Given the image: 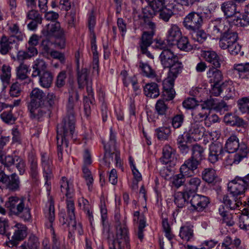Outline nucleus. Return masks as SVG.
Segmentation results:
<instances>
[{
    "mask_svg": "<svg viewBox=\"0 0 249 249\" xmlns=\"http://www.w3.org/2000/svg\"><path fill=\"white\" fill-rule=\"evenodd\" d=\"M32 67L33 71L32 76L36 77L40 75L41 72L47 71V64L44 60L37 58L34 61Z\"/></svg>",
    "mask_w": 249,
    "mask_h": 249,
    "instance_id": "35",
    "label": "nucleus"
},
{
    "mask_svg": "<svg viewBox=\"0 0 249 249\" xmlns=\"http://www.w3.org/2000/svg\"><path fill=\"white\" fill-rule=\"evenodd\" d=\"M140 68L142 70L143 74L147 77L153 78L156 77L155 71L147 63L140 62Z\"/></svg>",
    "mask_w": 249,
    "mask_h": 249,
    "instance_id": "58",
    "label": "nucleus"
},
{
    "mask_svg": "<svg viewBox=\"0 0 249 249\" xmlns=\"http://www.w3.org/2000/svg\"><path fill=\"white\" fill-rule=\"evenodd\" d=\"M237 34L230 29L229 31L223 34L219 37V45L223 50L227 49L231 44L237 41Z\"/></svg>",
    "mask_w": 249,
    "mask_h": 249,
    "instance_id": "20",
    "label": "nucleus"
},
{
    "mask_svg": "<svg viewBox=\"0 0 249 249\" xmlns=\"http://www.w3.org/2000/svg\"><path fill=\"white\" fill-rule=\"evenodd\" d=\"M41 166L43 170V177L45 179V186L46 189L49 191L51 189L50 180L53 177V166L52 158L47 153L41 154Z\"/></svg>",
    "mask_w": 249,
    "mask_h": 249,
    "instance_id": "9",
    "label": "nucleus"
},
{
    "mask_svg": "<svg viewBox=\"0 0 249 249\" xmlns=\"http://www.w3.org/2000/svg\"><path fill=\"white\" fill-rule=\"evenodd\" d=\"M248 206L247 208H249V200L248 201V203L245 202ZM239 227L245 231H249V211H245L239 217Z\"/></svg>",
    "mask_w": 249,
    "mask_h": 249,
    "instance_id": "43",
    "label": "nucleus"
},
{
    "mask_svg": "<svg viewBox=\"0 0 249 249\" xmlns=\"http://www.w3.org/2000/svg\"><path fill=\"white\" fill-rule=\"evenodd\" d=\"M178 74L175 75H170L168 73V77L164 79L162 82L163 95L166 98V100L169 101L172 100L175 95V91L173 89L175 79L177 77Z\"/></svg>",
    "mask_w": 249,
    "mask_h": 249,
    "instance_id": "17",
    "label": "nucleus"
},
{
    "mask_svg": "<svg viewBox=\"0 0 249 249\" xmlns=\"http://www.w3.org/2000/svg\"><path fill=\"white\" fill-rule=\"evenodd\" d=\"M208 160L212 163H215L222 159L225 151L223 145L219 142L212 143L209 145Z\"/></svg>",
    "mask_w": 249,
    "mask_h": 249,
    "instance_id": "14",
    "label": "nucleus"
},
{
    "mask_svg": "<svg viewBox=\"0 0 249 249\" xmlns=\"http://www.w3.org/2000/svg\"><path fill=\"white\" fill-rule=\"evenodd\" d=\"M241 197L233 195H224L223 197V203L227 208L234 210L238 208L241 205Z\"/></svg>",
    "mask_w": 249,
    "mask_h": 249,
    "instance_id": "26",
    "label": "nucleus"
},
{
    "mask_svg": "<svg viewBox=\"0 0 249 249\" xmlns=\"http://www.w3.org/2000/svg\"><path fill=\"white\" fill-rule=\"evenodd\" d=\"M249 16L245 13L241 15L239 13L237 16H234L233 19V23L238 26H247L249 25Z\"/></svg>",
    "mask_w": 249,
    "mask_h": 249,
    "instance_id": "54",
    "label": "nucleus"
},
{
    "mask_svg": "<svg viewBox=\"0 0 249 249\" xmlns=\"http://www.w3.org/2000/svg\"><path fill=\"white\" fill-rule=\"evenodd\" d=\"M9 30L11 35L10 37H13L14 39L15 40L17 39L18 41H21L23 40L25 36L19 31L18 27L16 24H13L9 26Z\"/></svg>",
    "mask_w": 249,
    "mask_h": 249,
    "instance_id": "57",
    "label": "nucleus"
},
{
    "mask_svg": "<svg viewBox=\"0 0 249 249\" xmlns=\"http://www.w3.org/2000/svg\"><path fill=\"white\" fill-rule=\"evenodd\" d=\"M29 65L21 62L16 68V73L18 78L21 80H25L26 83L31 82V79L27 76V73L30 71Z\"/></svg>",
    "mask_w": 249,
    "mask_h": 249,
    "instance_id": "31",
    "label": "nucleus"
},
{
    "mask_svg": "<svg viewBox=\"0 0 249 249\" xmlns=\"http://www.w3.org/2000/svg\"><path fill=\"white\" fill-rule=\"evenodd\" d=\"M201 183V180L199 178L193 177L190 178L186 183L187 189L190 192H195L198 190V187Z\"/></svg>",
    "mask_w": 249,
    "mask_h": 249,
    "instance_id": "51",
    "label": "nucleus"
},
{
    "mask_svg": "<svg viewBox=\"0 0 249 249\" xmlns=\"http://www.w3.org/2000/svg\"><path fill=\"white\" fill-rule=\"evenodd\" d=\"M43 35L46 37L54 36L61 38L64 35V31L60 27L58 22H51L42 31Z\"/></svg>",
    "mask_w": 249,
    "mask_h": 249,
    "instance_id": "16",
    "label": "nucleus"
},
{
    "mask_svg": "<svg viewBox=\"0 0 249 249\" xmlns=\"http://www.w3.org/2000/svg\"><path fill=\"white\" fill-rule=\"evenodd\" d=\"M191 157L201 162L205 158L204 148L198 144L193 145Z\"/></svg>",
    "mask_w": 249,
    "mask_h": 249,
    "instance_id": "47",
    "label": "nucleus"
},
{
    "mask_svg": "<svg viewBox=\"0 0 249 249\" xmlns=\"http://www.w3.org/2000/svg\"><path fill=\"white\" fill-rule=\"evenodd\" d=\"M156 112L159 115H165L167 112L168 107L163 100H158L155 105Z\"/></svg>",
    "mask_w": 249,
    "mask_h": 249,
    "instance_id": "59",
    "label": "nucleus"
},
{
    "mask_svg": "<svg viewBox=\"0 0 249 249\" xmlns=\"http://www.w3.org/2000/svg\"><path fill=\"white\" fill-rule=\"evenodd\" d=\"M146 28L149 30L143 32L139 42V47L143 50L152 44L153 37L155 32L156 25L154 22L149 21L146 23Z\"/></svg>",
    "mask_w": 249,
    "mask_h": 249,
    "instance_id": "13",
    "label": "nucleus"
},
{
    "mask_svg": "<svg viewBox=\"0 0 249 249\" xmlns=\"http://www.w3.org/2000/svg\"><path fill=\"white\" fill-rule=\"evenodd\" d=\"M177 158L176 151L168 145H165L162 149V157L160 158L161 161L164 164L171 163L175 165Z\"/></svg>",
    "mask_w": 249,
    "mask_h": 249,
    "instance_id": "23",
    "label": "nucleus"
},
{
    "mask_svg": "<svg viewBox=\"0 0 249 249\" xmlns=\"http://www.w3.org/2000/svg\"><path fill=\"white\" fill-rule=\"evenodd\" d=\"M49 37H46L45 39L42 40L41 47L43 51L44 55L49 58V54L51 51V46L52 42L49 39Z\"/></svg>",
    "mask_w": 249,
    "mask_h": 249,
    "instance_id": "63",
    "label": "nucleus"
},
{
    "mask_svg": "<svg viewBox=\"0 0 249 249\" xmlns=\"http://www.w3.org/2000/svg\"><path fill=\"white\" fill-rule=\"evenodd\" d=\"M30 161V175L31 178L36 181L38 177V171L37 160L34 157H32Z\"/></svg>",
    "mask_w": 249,
    "mask_h": 249,
    "instance_id": "55",
    "label": "nucleus"
},
{
    "mask_svg": "<svg viewBox=\"0 0 249 249\" xmlns=\"http://www.w3.org/2000/svg\"><path fill=\"white\" fill-rule=\"evenodd\" d=\"M181 36V32L177 24H172L167 31L166 38L169 44L175 45Z\"/></svg>",
    "mask_w": 249,
    "mask_h": 249,
    "instance_id": "25",
    "label": "nucleus"
},
{
    "mask_svg": "<svg viewBox=\"0 0 249 249\" xmlns=\"http://www.w3.org/2000/svg\"><path fill=\"white\" fill-rule=\"evenodd\" d=\"M192 38L199 43H202L207 38V34L202 30L197 29L190 32Z\"/></svg>",
    "mask_w": 249,
    "mask_h": 249,
    "instance_id": "56",
    "label": "nucleus"
},
{
    "mask_svg": "<svg viewBox=\"0 0 249 249\" xmlns=\"http://www.w3.org/2000/svg\"><path fill=\"white\" fill-rule=\"evenodd\" d=\"M207 75L210 78L211 83L213 84H220L222 80L221 71L215 68H211L207 72Z\"/></svg>",
    "mask_w": 249,
    "mask_h": 249,
    "instance_id": "46",
    "label": "nucleus"
},
{
    "mask_svg": "<svg viewBox=\"0 0 249 249\" xmlns=\"http://www.w3.org/2000/svg\"><path fill=\"white\" fill-rule=\"evenodd\" d=\"M14 233L12 239L7 242V245L9 247L17 246L19 241L23 240L27 235V228L22 223H17L12 227Z\"/></svg>",
    "mask_w": 249,
    "mask_h": 249,
    "instance_id": "12",
    "label": "nucleus"
},
{
    "mask_svg": "<svg viewBox=\"0 0 249 249\" xmlns=\"http://www.w3.org/2000/svg\"><path fill=\"white\" fill-rule=\"evenodd\" d=\"M5 187L11 191L16 192L19 190L20 179L16 173H13L9 176Z\"/></svg>",
    "mask_w": 249,
    "mask_h": 249,
    "instance_id": "36",
    "label": "nucleus"
},
{
    "mask_svg": "<svg viewBox=\"0 0 249 249\" xmlns=\"http://www.w3.org/2000/svg\"><path fill=\"white\" fill-rule=\"evenodd\" d=\"M200 163L199 161L191 157L180 166V172L186 175V177H191L195 174V171Z\"/></svg>",
    "mask_w": 249,
    "mask_h": 249,
    "instance_id": "19",
    "label": "nucleus"
},
{
    "mask_svg": "<svg viewBox=\"0 0 249 249\" xmlns=\"http://www.w3.org/2000/svg\"><path fill=\"white\" fill-rule=\"evenodd\" d=\"M225 133V135L228 136V138L226 142L225 148L228 152L234 153L240 148L241 143H239V140L234 133L229 132L228 128L226 129Z\"/></svg>",
    "mask_w": 249,
    "mask_h": 249,
    "instance_id": "18",
    "label": "nucleus"
},
{
    "mask_svg": "<svg viewBox=\"0 0 249 249\" xmlns=\"http://www.w3.org/2000/svg\"><path fill=\"white\" fill-rule=\"evenodd\" d=\"M109 249H130L128 230L125 223L117 222L116 236Z\"/></svg>",
    "mask_w": 249,
    "mask_h": 249,
    "instance_id": "7",
    "label": "nucleus"
},
{
    "mask_svg": "<svg viewBox=\"0 0 249 249\" xmlns=\"http://www.w3.org/2000/svg\"><path fill=\"white\" fill-rule=\"evenodd\" d=\"M160 59L164 68H169L170 75L178 74L181 71L182 65L178 61L177 55L171 50L162 51L160 55Z\"/></svg>",
    "mask_w": 249,
    "mask_h": 249,
    "instance_id": "5",
    "label": "nucleus"
},
{
    "mask_svg": "<svg viewBox=\"0 0 249 249\" xmlns=\"http://www.w3.org/2000/svg\"><path fill=\"white\" fill-rule=\"evenodd\" d=\"M202 179L208 183H213L216 178V172L212 168H207L202 172Z\"/></svg>",
    "mask_w": 249,
    "mask_h": 249,
    "instance_id": "50",
    "label": "nucleus"
},
{
    "mask_svg": "<svg viewBox=\"0 0 249 249\" xmlns=\"http://www.w3.org/2000/svg\"><path fill=\"white\" fill-rule=\"evenodd\" d=\"M240 241L239 239L234 240L232 241L231 238L227 236L224 240L221 245H218L217 246V249H235L239 245Z\"/></svg>",
    "mask_w": 249,
    "mask_h": 249,
    "instance_id": "45",
    "label": "nucleus"
},
{
    "mask_svg": "<svg viewBox=\"0 0 249 249\" xmlns=\"http://www.w3.org/2000/svg\"><path fill=\"white\" fill-rule=\"evenodd\" d=\"M30 101L27 105H46V94L38 88L34 89L30 94Z\"/></svg>",
    "mask_w": 249,
    "mask_h": 249,
    "instance_id": "22",
    "label": "nucleus"
},
{
    "mask_svg": "<svg viewBox=\"0 0 249 249\" xmlns=\"http://www.w3.org/2000/svg\"><path fill=\"white\" fill-rule=\"evenodd\" d=\"M219 213L223 218V223H226L229 226H232L234 225V222L232 215L225 210L223 205H221L219 208Z\"/></svg>",
    "mask_w": 249,
    "mask_h": 249,
    "instance_id": "49",
    "label": "nucleus"
},
{
    "mask_svg": "<svg viewBox=\"0 0 249 249\" xmlns=\"http://www.w3.org/2000/svg\"><path fill=\"white\" fill-rule=\"evenodd\" d=\"M38 238L35 235H30L27 241H25L20 246V249H39Z\"/></svg>",
    "mask_w": 249,
    "mask_h": 249,
    "instance_id": "39",
    "label": "nucleus"
},
{
    "mask_svg": "<svg viewBox=\"0 0 249 249\" xmlns=\"http://www.w3.org/2000/svg\"><path fill=\"white\" fill-rule=\"evenodd\" d=\"M238 106L242 113L249 112V98L243 97L239 99L238 101Z\"/></svg>",
    "mask_w": 249,
    "mask_h": 249,
    "instance_id": "64",
    "label": "nucleus"
},
{
    "mask_svg": "<svg viewBox=\"0 0 249 249\" xmlns=\"http://www.w3.org/2000/svg\"><path fill=\"white\" fill-rule=\"evenodd\" d=\"M38 76H39V83L42 87L49 88L51 87L53 80V75L50 71H44Z\"/></svg>",
    "mask_w": 249,
    "mask_h": 249,
    "instance_id": "41",
    "label": "nucleus"
},
{
    "mask_svg": "<svg viewBox=\"0 0 249 249\" xmlns=\"http://www.w3.org/2000/svg\"><path fill=\"white\" fill-rule=\"evenodd\" d=\"M13 48L18 50V44L17 41L13 37L3 36L0 40V53L3 55L6 54Z\"/></svg>",
    "mask_w": 249,
    "mask_h": 249,
    "instance_id": "21",
    "label": "nucleus"
},
{
    "mask_svg": "<svg viewBox=\"0 0 249 249\" xmlns=\"http://www.w3.org/2000/svg\"><path fill=\"white\" fill-rule=\"evenodd\" d=\"M175 44H177L178 49L180 50L188 52L192 50L193 47L189 43L188 38L186 36H182L179 37L178 40L176 42Z\"/></svg>",
    "mask_w": 249,
    "mask_h": 249,
    "instance_id": "53",
    "label": "nucleus"
},
{
    "mask_svg": "<svg viewBox=\"0 0 249 249\" xmlns=\"http://www.w3.org/2000/svg\"><path fill=\"white\" fill-rule=\"evenodd\" d=\"M144 93L147 96L152 98H156L160 95V91L158 85L155 83H148L144 87Z\"/></svg>",
    "mask_w": 249,
    "mask_h": 249,
    "instance_id": "38",
    "label": "nucleus"
},
{
    "mask_svg": "<svg viewBox=\"0 0 249 249\" xmlns=\"http://www.w3.org/2000/svg\"><path fill=\"white\" fill-rule=\"evenodd\" d=\"M185 177H186V175L180 172V174L173 176L171 178V182L173 185L177 188H179L185 182Z\"/></svg>",
    "mask_w": 249,
    "mask_h": 249,
    "instance_id": "60",
    "label": "nucleus"
},
{
    "mask_svg": "<svg viewBox=\"0 0 249 249\" xmlns=\"http://www.w3.org/2000/svg\"><path fill=\"white\" fill-rule=\"evenodd\" d=\"M203 22L201 14L196 12H191L188 14L184 18L183 25L190 32L200 29Z\"/></svg>",
    "mask_w": 249,
    "mask_h": 249,
    "instance_id": "11",
    "label": "nucleus"
},
{
    "mask_svg": "<svg viewBox=\"0 0 249 249\" xmlns=\"http://www.w3.org/2000/svg\"><path fill=\"white\" fill-rule=\"evenodd\" d=\"M77 82L80 89H83L88 82H91L88 77V70L86 68L78 70L77 72Z\"/></svg>",
    "mask_w": 249,
    "mask_h": 249,
    "instance_id": "44",
    "label": "nucleus"
},
{
    "mask_svg": "<svg viewBox=\"0 0 249 249\" xmlns=\"http://www.w3.org/2000/svg\"><path fill=\"white\" fill-rule=\"evenodd\" d=\"M105 155L101 163L107 167H109L110 162L113 161V155L117 166L121 165L120 152L117 151L116 147V135L112 128L110 129L109 140L107 143L104 145Z\"/></svg>",
    "mask_w": 249,
    "mask_h": 249,
    "instance_id": "6",
    "label": "nucleus"
},
{
    "mask_svg": "<svg viewBox=\"0 0 249 249\" xmlns=\"http://www.w3.org/2000/svg\"><path fill=\"white\" fill-rule=\"evenodd\" d=\"M190 202L192 207V210L202 212L207 207L209 203V199L208 197L204 196L191 194Z\"/></svg>",
    "mask_w": 249,
    "mask_h": 249,
    "instance_id": "15",
    "label": "nucleus"
},
{
    "mask_svg": "<svg viewBox=\"0 0 249 249\" xmlns=\"http://www.w3.org/2000/svg\"><path fill=\"white\" fill-rule=\"evenodd\" d=\"M68 103L67 106V114L60 124L57 126L56 139L60 140L61 144L68 146L69 141L72 139L75 130V118L74 108L79 106L78 91L73 88L69 90Z\"/></svg>",
    "mask_w": 249,
    "mask_h": 249,
    "instance_id": "1",
    "label": "nucleus"
},
{
    "mask_svg": "<svg viewBox=\"0 0 249 249\" xmlns=\"http://www.w3.org/2000/svg\"><path fill=\"white\" fill-rule=\"evenodd\" d=\"M174 5L171 3L160 10V18L165 22L169 21L170 18L174 15Z\"/></svg>",
    "mask_w": 249,
    "mask_h": 249,
    "instance_id": "48",
    "label": "nucleus"
},
{
    "mask_svg": "<svg viewBox=\"0 0 249 249\" xmlns=\"http://www.w3.org/2000/svg\"><path fill=\"white\" fill-rule=\"evenodd\" d=\"M209 107L203 105H198L192 112L194 121L199 122L205 120L208 117Z\"/></svg>",
    "mask_w": 249,
    "mask_h": 249,
    "instance_id": "29",
    "label": "nucleus"
},
{
    "mask_svg": "<svg viewBox=\"0 0 249 249\" xmlns=\"http://www.w3.org/2000/svg\"><path fill=\"white\" fill-rule=\"evenodd\" d=\"M230 195L241 197L249 188V174L244 178L237 177L228 185Z\"/></svg>",
    "mask_w": 249,
    "mask_h": 249,
    "instance_id": "8",
    "label": "nucleus"
},
{
    "mask_svg": "<svg viewBox=\"0 0 249 249\" xmlns=\"http://www.w3.org/2000/svg\"><path fill=\"white\" fill-rule=\"evenodd\" d=\"M44 214L46 218L48 220L46 223V226L51 230L52 236V249H65V246L63 241L60 240L55 234L53 228V224L55 219V209L54 201L52 197H50L46 204L44 209Z\"/></svg>",
    "mask_w": 249,
    "mask_h": 249,
    "instance_id": "4",
    "label": "nucleus"
},
{
    "mask_svg": "<svg viewBox=\"0 0 249 249\" xmlns=\"http://www.w3.org/2000/svg\"><path fill=\"white\" fill-rule=\"evenodd\" d=\"M236 152L233 159L232 163L238 164L243 159L247 157L248 153L247 146L244 143L241 142L240 148Z\"/></svg>",
    "mask_w": 249,
    "mask_h": 249,
    "instance_id": "40",
    "label": "nucleus"
},
{
    "mask_svg": "<svg viewBox=\"0 0 249 249\" xmlns=\"http://www.w3.org/2000/svg\"><path fill=\"white\" fill-rule=\"evenodd\" d=\"M155 134L159 140L165 141L168 139L170 135L171 129L169 127H160L155 130Z\"/></svg>",
    "mask_w": 249,
    "mask_h": 249,
    "instance_id": "52",
    "label": "nucleus"
},
{
    "mask_svg": "<svg viewBox=\"0 0 249 249\" xmlns=\"http://www.w3.org/2000/svg\"><path fill=\"white\" fill-rule=\"evenodd\" d=\"M221 10L227 18H234V16H237L239 12L237 10L236 4L231 2L223 3L221 5Z\"/></svg>",
    "mask_w": 249,
    "mask_h": 249,
    "instance_id": "32",
    "label": "nucleus"
},
{
    "mask_svg": "<svg viewBox=\"0 0 249 249\" xmlns=\"http://www.w3.org/2000/svg\"><path fill=\"white\" fill-rule=\"evenodd\" d=\"M205 60L211 63L213 68H219L221 65L219 56L214 51H205L203 53Z\"/></svg>",
    "mask_w": 249,
    "mask_h": 249,
    "instance_id": "33",
    "label": "nucleus"
},
{
    "mask_svg": "<svg viewBox=\"0 0 249 249\" xmlns=\"http://www.w3.org/2000/svg\"><path fill=\"white\" fill-rule=\"evenodd\" d=\"M150 7L155 12L160 11L171 4L173 0H145Z\"/></svg>",
    "mask_w": 249,
    "mask_h": 249,
    "instance_id": "37",
    "label": "nucleus"
},
{
    "mask_svg": "<svg viewBox=\"0 0 249 249\" xmlns=\"http://www.w3.org/2000/svg\"><path fill=\"white\" fill-rule=\"evenodd\" d=\"M191 193L188 192H178L175 194L174 202L178 208H182L188 203L191 198Z\"/></svg>",
    "mask_w": 249,
    "mask_h": 249,
    "instance_id": "30",
    "label": "nucleus"
},
{
    "mask_svg": "<svg viewBox=\"0 0 249 249\" xmlns=\"http://www.w3.org/2000/svg\"><path fill=\"white\" fill-rule=\"evenodd\" d=\"M61 192L66 197V209L68 217L65 218L64 214H61L60 221L62 224H68L73 230L77 231L79 234H82L81 225L76 224L75 216V206L73 197L74 189L72 181L65 177H62L59 182Z\"/></svg>",
    "mask_w": 249,
    "mask_h": 249,
    "instance_id": "2",
    "label": "nucleus"
},
{
    "mask_svg": "<svg viewBox=\"0 0 249 249\" xmlns=\"http://www.w3.org/2000/svg\"><path fill=\"white\" fill-rule=\"evenodd\" d=\"M205 128L199 122L193 121L188 129V134L191 135L195 140H199L203 137Z\"/></svg>",
    "mask_w": 249,
    "mask_h": 249,
    "instance_id": "28",
    "label": "nucleus"
},
{
    "mask_svg": "<svg viewBox=\"0 0 249 249\" xmlns=\"http://www.w3.org/2000/svg\"><path fill=\"white\" fill-rule=\"evenodd\" d=\"M78 204L81 209H82L86 213L87 216L88 217L89 220L92 224L93 220V216L92 214V211H91V207L89 204L88 200L82 197L78 200Z\"/></svg>",
    "mask_w": 249,
    "mask_h": 249,
    "instance_id": "42",
    "label": "nucleus"
},
{
    "mask_svg": "<svg viewBox=\"0 0 249 249\" xmlns=\"http://www.w3.org/2000/svg\"><path fill=\"white\" fill-rule=\"evenodd\" d=\"M231 29L230 22L221 18L211 20L209 24V29L212 36L218 37L229 31Z\"/></svg>",
    "mask_w": 249,
    "mask_h": 249,
    "instance_id": "10",
    "label": "nucleus"
},
{
    "mask_svg": "<svg viewBox=\"0 0 249 249\" xmlns=\"http://www.w3.org/2000/svg\"><path fill=\"white\" fill-rule=\"evenodd\" d=\"M22 92V86L18 82H15L12 84L9 90L11 96L14 97H19Z\"/></svg>",
    "mask_w": 249,
    "mask_h": 249,
    "instance_id": "62",
    "label": "nucleus"
},
{
    "mask_svg": "<svg viewBox=\"0 0 249 249\" xmlns=\"http://www.w3.org/2000/svg\"><path fill=\"white\" fill-rule=\"evenodd\" d=\"M206 105L209 108L213 109L216 112H219L220 114L228 111L231 107V106L228 105L224 101L216 102L213 99L208 100L206 102Z\"/></svg>",
    "mask_w": 249,
    "mask_h": 249,
    "instance_id": "27",
    "label": "nucleus"
},
{
    "mask_svg": "<svg viewBox=\"0 0 249 249\" xmlns=\"http://www.w3.org/2000/svg\"><path fill=\"white\" fill-rule=\"evenodd\" d=\"M11 68L9 66L4 65L2 67V73L0 78L3 84H8L11 77Z\"/></svg>",
    "mask_w": 249,
    "mask_h": 249,
    "instance_id": "61",
    "label": "nucleus"
},
{
    "mask_svg": "<svg viewBox=\"0 0 249 249\" xmlns=\"http://www.w3.org/2000/svg\"><path fill=\"white\" fill-rule=\"evenodd\" d=\"M5 206L11 214L20 218L24 221L31 220V204L29 198L24 196H11L5 202Z\"/></svg>",
    "mask_w": 249,
    "mask_h": 249,
    "instance_id": "3",
    "label": "nucleus"
},
{
    "mask_svg": "<svg viewBox=\"0 0 249 249\" xmlns=\"http://www.w3.org/2000/svg\"><path fill=\"white\" fill-rule=\"evenodd\" d=\"M179 236L183 240L189 242L194 240L193 226L185 225L180 228Z\"/></svg>",
    "mask_w": 249,
    "mask_h": 249,
    "instance_id": "34",
    "label": "nucleus"
},
{
    "mask_svg": "<svg viewBox=\"0 0 249 249\" xmlns=\"http://www.w3.org/2000/svg\"><path fill=\"white\" fill-rule=\"evenodd\" d=\"M28 110L30 112V116L32 119L39 120L44 116L49 108L46 105H27Z\"/></svg>",
    "mask_w": 249,
    "mask_h": 249,
    "instance_id": "24",
    "label": "nucleus"
}]
</instances>
